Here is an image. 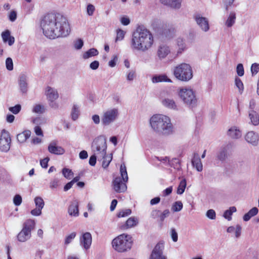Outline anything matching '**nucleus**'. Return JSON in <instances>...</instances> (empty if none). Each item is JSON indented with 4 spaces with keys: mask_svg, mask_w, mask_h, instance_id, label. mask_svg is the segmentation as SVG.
Returning a JSON list of instances; mask_svg holds the SVG:
<instances>
[{
    "mask_svg": "<svg viewBox=\"0 0 259 259\" xmlns=\"http://www.w3.org/2000/svg\"><path fill=\"white\" fill-rule=\"evenodd\" d=\"M251 71L252 75L257 74V73L259 71V64H252L251 67Z\"/></svg>",
    "mask_w": 259,
    "mask_h": 259,
    "instance_id": "57",
    "label": "nucleus"
},
{
    "mask_svg": "<svg viewBox=\"0 0 259 259\" xmlns=\"http://www.w3.org/2000/svg\"><path fill=\"white\" fill-rule=\"evenodd\" d=\"M103 159L102 161V166L103 168H106L109 165L110 162L112 160V157H107V156H104V157H102Z\"/></svg>",
    "mask_w": 259,
    "mask_h": 259,
    "instance_id": "51",
    "label": "nucleus"
},
{
    "mask_svg": "<svg viewBox=\"0 0 259 259\" xmlns=\"http://www.w3.org/2000/svg\"><path fill=\"white\" fill-rule=\"evenodd\" d=\"M236 208L235 206L230 207L229 209L226 210L224 212L223 216L228 221H230L232 219L231 215L232 213L236 212Z\"/></svg>",
    "mask_w": 259,
    "mask_h": 259,
    "instance_id": "36",
    "label": "nucleus"
},
{
    "mask_svg": "<svg viewBox=\"0 0 259 259\" xmlns=\"http://www.w3.org/2000/svg\"><path fill=\"white\" fill-rule=\"evenodd\" d=\"M106 141L103 136L98 137L94 139L92 144V150L98 157H104L106 154Z\"/></svg>",
    "mask_w": 259,
    "mask_h": 259,
    "instance_id": "10",
    "label": "nucleus"
},
{
    "mask_svg": "<svg viewBox=\"0 0 259 259\" xmlns=\"http://www.w3.org/2000/svg\"><path fill=\"white\" fill-rule=\"evenodd\" d=\"M152 82L153 83H157L159 82H172V80L169 78L166 75L161 74L153 76L152 78Z\"/></svg>",
    "mask_w": 259,
    "mask_h": 259,
    "instance_id": "32",
    "label": "nucleus"
},
{
    "mask_svg": "<svg viewBox=\"0 0 259 259\" xmlns=\"http://www.w3.org/2000/svg\"><path fill=\"white\" fill-rule=\"evenodd\" d=\"M163 249L162 243H157L152 250L149 259H167V257L163 253Z\"/></svg>",
    "mask_w": 259,
    "mask_h": 259,
    "instance_id": "13",
    "label": "nucleus"
},
{
    "mask_svg": "<svg viewBox=\"0 0 259 259\" xmlns=\"http://www.w3.org/2000/svg\"><path fill=\"white\" fill-rule=\"evenodd\" d=\"M113 121V109H109L105 111L101 119L103 126H108Z\"/></svg>",
    "mask_w": 259,
    "mask_h": 259,
    "instance_id": "18",
    "label": "nucleus"
},
{
    "mask_svg": "<svg viewBox=\"0 0 259 259\" xmlns=\"http://www.w3.org/2000/svg\"><path fill=\"white\" fill-rule=\"evenodd\" d=\"M60 186V180L58 178H54L51 180L49 187L52 190H56Z\"/></svg>",
    "mask_w": 259,
    "mask_h": 259,
    "instance_id": "37",
    "label": "nucleus"
},
{
    "mask_svg": "<svg viewBox=\"0 0 259 259\" xmlns=\"http://www.w3.org/2000/svg\"><path fill=\"white\" fill-rule=\"evenodd\" d=\"M231 143L223 146L217 154V159L222 162L225 161L228 157V151L231 148Z\"/></svg>",
    "mask_w": 259,
    "mask_h": 259,
    "instance_id": "17",
    "label": "nucleus"
},
{
    "mask_svg": "<svg viewBox=\"0 0 259 259\" xmlns=\"http://www.w3.org/2000/svg\"><path fill=\"white\" fill-rule=\"evenodd\" d=\"M95 7L92 4H89L87 6V14L89 16H92L95 11Z\"/></svg>",
    "mask_w": 259,
    "mask_h": 259,
    "instance_id": "59",
    "label": "nucleus"
},
{
    "mask_svg": "<svg viewBox=\"0 0 259 259\" xmlns=\"http://www.w3.org/2000/svg\"><path fill=\"white\" fill-rule=\"evenodd\" d=\"M97 156H98L97 155V154H95V153H94V155H92L90 157V159H89V164L91 166L95 165V164L96 163V161H97Z\"/></svg>",
    "mask_w": 259,
    "mask_h": 259,
    "instance_id": "62",
    "label": "nucleus"
},
{
    "mask_svg": "<svg viewBox=\"0 0 259 259\" xmlns=\"http://www.w3.org/2000/svg\"><path fill=\"white\" fill-rule=\"evenodd\" d=\"M31 135V132L29 130L24 131L17 135V139L19 143H23L28 139Z\"/></svg>",
    "mask_w": 259,
    "mask_h": 259,
    "instance_id": "31",
    "label": "nucleus"
},
{
    "mask_svg": "<svg viewBox=\"0 0 259 259\" xmlns=\"http://www.w3.org/2000/svg\"><path fill=\"white\" fill-rule=\"evenodd\" d=\"M166 93L163 92L160 94L161 102L165 107L174 110H178V106L174 100L170 97L166 96Z\"/></svg>",
    "mask_w": 259,
    "mask_h": 259,
    "instance_id": "12",
    "label": "nucleus"
},
{
    "mask_svg": "<svg viewBox=\"0 0 259 259\" xmlns=\"http://www.w3.org/2000/svg\"><path fill=\"white\" fill-rule=\"evenodd\" d=\"M172 73L177 79L182 81H188L193 76L191 66L186 63H182L175 66Z\"/></svg>",
    "mask_w": 259,
    "mask_h": 259,
    "instance_id": "5",
    "label": "nucleus"
},
{
    "mask_svg": "<svg viewBox=\"0 0 259 259\" xmlns=\"http://www.w3.org/2000/svg\"><path fill=\"white\" fill-rule=\"evenodd\" d=\"M83 41L81 38H78L74 41L73 47L76 50H80L83 46Z\"/></svg>",
    "mask_w": 259,
    "mask_h": 259,
    "instance_id": "45",
    "label": "nucleus"
},
{
    "mask_svg": "<svg viewBox=\"0 0 259 259\" xmlns=\"http://www.w3.org/2000/svg\"><path fill=\"white\" fill-rule=\"evenodd\" d=\"M248 116L252 124L256 126L259 124V115L256 111L250 110Z\"/></svg>",
    "mask_w": 259,
    "mask_h": 259,
    "instance_id": "29",
    "label": "nucleus"
},
{
    "mask_svg": "<svg viewBox=\"0 0 259 259\" xmlns=\"http://www.w3.org/2000/svg\"><path fill=\"white\" fill-rule=\"evenodd\" d=\"M139 223V220L137 217H132L129 218L125 222V224L121 225L120 227L122 230H126L136 226Z\"/></svg>",
    "mask_w": 259,
    "mask_h": 259,
    "instance_id": "24",
    "label": "nucleus"
},
{
    "mask_svg": "<svg viewBox=\"0 0 259 259\" xmlns=\"http://www.w3.org/2000/svg\"><path fill=\"white\" fill-rule=\"evenodd\" d=\"M2 37L4 42H8L10 46L13 45L15 42V38L11 35V32L9 30H6L2 33Z\"/></svg>",
    "mask_w": 259,
    "mask_h": 259,
    "instance_id": "26",
    "label": "nucleus"
},
{
    "mask_svg": "<svg viewBox=\"0 0 259 259\" xmlns=\"http://www.w3.org/2000/svg\"><path fill=\"white\" fill-rule=\"evenodd\" d=\"M41 209L36 207L35 208L32 209L30 213L32 215L39 216L41 214Z\"/></svg>",
    "mask_w": 259,
    "mask_h": 259,
    "instance_id": "64",
    "label": "nucleus"
},
{
    "mask_svg": "<svg viewBox=\"0 0 259 259\" xmlns=\"http://www.w3.org/2000/svg\"><path fill=\"white\" fill-rule=\"evenodd\" d=\"M126 31L121 29H118L116 30V37L115 38V41H121L124 38Z\"/></svg>",
    "mask_w": 259,
    "mask_h": 259,
    "instance_id": "41",
    "label": "nucleus"
},
{
    "mask_svg": "<svg viewBox=\"0 0 259 259\" xmlns=\"http://www.w3.org/2000/svg\"><path fill=\"white\" fill-rule=\"evenodd\" d=\"M164 5H167L172 8L179 9L181 7L182 0H160Z\"/></svg>",
    "mask_w": 259,
    "mask_h": 259,
    "instance_id": "28",
    "label": "nucleus"
},
{
    "mask_svg": "<svg viewBox=\"0 0 259 259\" xmlns=\"http://www.w3.org/2000/svg\"><path fill=\"white\" fill-rule=\"evenodd\" d=\"M120 177L114 179V191L117 192H123L126 190V183L128 181V176L126 166L122 163L120 166Z\"/></svg>",
    "mask_w": 259,
    "mask_h": 259,
    "instance_id": "9",
    "label": "nucleus"
},
{
    "mask_svg": "<svg viewBox=\"0 0 259 259\" xmlns=\"http://www.w3.org/2000/svg\"><path fill=\"white\" fill-rule=\"evenodd\" d=\"M120 22L123 25H128L131 22L130 18L127 16H122L120 18Z\"/></svg>",
    "mask_w": 259,
    "mask_h": 259,
    "instance_id": "54",
    "label": "nucleus"
},
{
    "mask_svg": "<svg viewBox=\"0 0 259 259\" xmlns=\"http://www.w3.org/2000/svg\"><path fill=\"white\" fill-rule=\"evenodd\" d=\"M48 150L50 153L55 155H63L65 150L61 146H58L57 141H51L48 145Z\"/></svg>",
    "mask_w": 259,
    "mask_h": 259,
    "instance_id": "15",
    "label": "nucleus"
},
{
    "mask_svg": "<svg viewBox=\"0 0 259 259\" xmlns=\"http://www.w3.org/2000/svg\"><path fill=\"white\" fill-rule=\"evenodd\" d=\"M22 202L21 196L19 194H16L13 198V203L15 206H19Z\"/></svg>",
    "mask_w": 259,
    "mask_h": 259,
    "instance_id": "50",
    "label": "nucleus"
},
{
    "mask_svg": "<svg viewBox=\"0 0 259 259\" xmlns=\"http://www.w3.org/2000/svg\"><path fill=\"white\" fill-rule=\"evenodd\" d=\"M98 51L95 48H92L84 52L82 55V57L84 59H89L90 57L98 55Z\"/></svg>",
    "mask_w": 259,
    "mask_h": 259,
    "instance_id": "33",
    "label": "nucleus"
},
{
    "mask_svg": "<svg viewBox=\"0 0 259 259\" xmlns=\"http://www.w3.org/2000/svg\"><path fill=\"white\" fill-rule=\"evenodd\" d=\"M236 71L237 73V74L239 76H242L244 75V68L243 66V65L242 64H238L237 68H236Z\"/></svg>",
    "mask_w": 259,
    "mask_h": 259,
    "instance_id": "58",
    "label": "nucleus"
},
{
    "mask_svg": "<svg viewBox=\"0 0 259 259\" xmlns=\"http://www.w3.org/2000/svg\"><path fill=\"white\" fill-rule=\"evenodd\" d=\"M80 245L85 250L90 249L92 242V237L89 232L83 233L79 239Z\"/></svg>",
    "mask_w": 259,
    "mask_h": 259,
    "instance_id": "14",
    "label": "nucleus"
},
{
    "mask_svg": "<svg viewBox=\"0 0 259 259\" xmlns=\"http://www.w3.org/2000/svg\"><path fill=\"white\" fill-rule=\"evenodd\" d=\"M45 111V106L41 104H36L32 108V112L37 114H42Z\"/></svg>",
    "mask_w": 259,
    "mask_h": 259,
    "instance_id": "38",
    "label": "nucleus"
},
{
    "mask_svg": "<svg viewBox=\"0 0 259 259\" xmlns=\"http://www.w3.org/2000/svg\"><path fill=\"white\" fill-rule=\"evenodd\" d=\"M186 187V181L185 179H183L180 183L178 187L177 193L178 194H182Z\"/></svg>",
    "mask_w": 259,
    "mask_h": 259,
    "instance_id": "39",
    "label": "nucleus"
},
{
    "mask_svg": "<svg viewBox=\"0 0 259 259\" xmlns=\"http://www.w3.org/2000/svg\"><path fill=\"white\" fill-rule=\"evenodd\" d=\"M49 160L50 158L49 157H46L43 159L40 160V164L41 166L45 168H47L48 166V163Z\"/></svg>",
    "mask_w": 259,
    "mask_h": 259,
    "instance_id": "61",
    "label": "nucleus"
},
{
    "mask_svg": "<svg viewBox=\"0 0 259 259\" xmlns=\"http://www.w3.org/2000/svg\"><path fill=\"white\" fill-rule=\"evenodd\" d=\"M170 235L174 242H177L178 241V233L174 228L171 229Z\"/></svg>",
    "mask_w": 259,
    "mask_h": 259,
    "instance_id": "60",
    "label": "nucleus"
},
{
    "mask_svg": "<svg viewBox=\"0 0 259 259\" xmlns=\"http://www.w3.org/2000/svg\"><path fill=\"white\" fill-rule=\"evenodd\" d=\"M195 21L202 30L206 32L209 30V26L207 18L198 15L195 17Z\"/></svg>",
    "mask_w": 259,
    "mask_h": 259,
    "instance_id": "22",
    "label": "nucleus"
},
{
    "mask_svg": "<svg viewBox=\"0 0 259 259\" xmlns=\"http://www.w3.org/2000/svg\"><path fill=\"white\" fill-rule=\"evenodd\" d=\"M245 139L247 142L252 145L256 146L259 141V135L253 131H250L245 135Z\"/></svg>",
    "mask_w": 259,
    "mask_h": 259,
    "instance_id": "21",
    "label": "nucleus"
},
{
    "mask_svg": "<svg viewBox=\"0 0 259 259\" xmlns=\"http://www.w3.org/2000/svg\"><path fill=\"white\" fill-rule=\"evenodd\" d=\"M33 122L37 126L44 124L46 122V120L42 117H37L33 119Z\"/></svg>",
    "mask_w": 259,
    "mask_h": 259,
    "instance_id": "52",
    "label": "nucleus"
},
{
    "mask_svg": "<svg viewBox=\"0 0 259 259\" xmlns=\"http://www.w3.org/2000/svg\"><path fill=\"white\" fill-rule=\"evenodd\" d=\"M62 174L64 177L68 180L71 179L73 175L72 170L67 168H64L62 169Z\"/></svg>",
    "mask_w": 259,
    "mask_h": 259,
    "instance_id": "46",
    "label": "nucleus"
},
{
    "mask_svg": "<svg viewBox=\"0 0 259 259\" xmlns=\"http://www.w3.org/2000/svg\"><path fill=\"white\" fill-rule=\"evenodd\" d=\"M79 114V108L76 105H74L71 111V118L72 120H75L78 118Z\"/></svg>",
    "mask_w": 259,
    "mask_h": 259,
    "instance_id": "42",
    "label": "nucleus"
},
{
    "mask_svg": "<svg viewBox=\"0 0 259 259\" xmlns=\"http://www.w3.org/2000/svg\"><path fill=\"white\" fill-rule=\"evenodd\" d=\"M9 19L12 21L14 22L17 19V13L15 11H12L9 15Z\"/></svg>",
    "mask_w": 259,
    "mask_h": 259,
    "instance_id": "63",
    "label": "nucleus"
},
{
    "mask_svg": "<svg viewBox=\"0 0 259 259\" xmlns=\"http://www.w3.org/2000/svg\"><path fill=\"white\" fill-rule=\"evenodd\" d=\"M132 213V210L130 209H125L120 210L117 213L118 218H123L130 215Z\"/></svg>",
    "mask_w": 259,
    "mask_h": 259,
    "instance_id": "44",
    "label": "nucleus"
},
{
    "mask_svg": "<svg viewBox=\"0 0 259 259\" xmlns=\"http://www.w3.org/2000/svg\"><path fill=\"white\" fill-rule=\"evenodd\" d=\"M115 249L123 252L130 250L133 245L132 237L127 234H122L114 238Z\"/></svg>",
    "mask_w": 259,
    "mask_h": 259,
    "instance_id": "6",
    "label": "nucleus"
},
{
    "mask_svg": "<svg viewBox=\"0 0 259 259\" xmlns=\"http://www.w3.org/2000/svg\"><path fill=\"white\" fill-rule=\"evenodd\" d=\"M27 76L25 74L21 73L19 75L18 77V84L20 91L24 94L27 92L28 89V82Z\"/></svg>",
    "mask_w": 259,
    "mask_h": 259,
    "instance_id": "20",
    "label": "nucleus"
},
{
    "mask_svg": "<svg viewBox=\"0 0 259 259\" xmlns=\"http://www.w3.org/2000/svg\"><path fill=\"white\" fill-rule=\"evenodd\" d=\"M158 160L161 161L163 163H166L168 165L170 166H173V162H176V163H178L179 162V160L177 158H174L171 160H169V158L168 157H156Z\"/></svg>",
    "mask_w": 259,
    "mask_h": 259,
    "instance_id": "34",
    "label": "nucleus"
},
{
    "mask_svg": "<svg viewBox=\"0 0 259 259\" xmlns=\"http://www.w3.org/2000/svg\"><path fill=\"white\" fill-rule=\"evenodd\" d=\"M206 217L211 220H214L216 218V213L213 209H209L206 213Z\"/></svg>",
    "mask_w": 259,
    "mask_h": 259,
    "instance_id": "56",
    "label": "nucleus"
},
{
    "mask_svg": "<svg viewBox=\"0 0 259 259\" xmlns=\"http://www.w3.org/2000/svg\"><path fill=\"white\" fill-rule=\"evenodd\" d=\"M152 26L162 38L169 39L175 36V28L167 22L157 19H154L152 22Z\"/></svg>",
    "mask_w": 259,
    "mask_h": 259,
    "instance_id": "4",
    "label": "nucleus"
},
{
    "mask_svg": "<svg viewBox=\"0 0 259 259\" xmlns=\"http://www.w3.org/2000/svg\"><path fill=\"white\" fill-rule=\"evenodd\" d=\"M235 85L238 88L239 91L240 93H242L243 91V84L241 80V79L239 78H236L235 79Z\"/></svg>",
    "mask_w": 259,
    "mask_h": 259,
    "instance_id": "53",
    "label": "nucleus"
},
{
    "mask_svg": "<svg viewBox=\"0 0 259 259\" xmlns=\"http://www.w3.org/2000/svg\"><path fill=\"white\" fill-rule=\"evenodd\" d=\"M21 109V106L20 104H17L13 107L9 108L10 111L14 114H17L20 112Z\"/></svg>",
    "mask_w": 259,
    "mask_h": 259,
    "instance_id": "48",
    "label": "nucleus"
},
{
    "mask_svg": "<svg viewBox=\"0 0 259 259\" xmlns=\"http://www.w3.org/2000/svg\"><path fill=\"white\" fill-rule=\"evenodd\" d=\"M40 27L44 34L50 39L66 37L71 31L67 18L60 14L45 15L40 22Z\"/></svg>",
    "mask_w": 259,
    "mask_h": 259,
    "instance_id": "1",
    "label": "nucleus"
},
{
    "mask_svg": "<svg viewBox=\"0 0 259 259\" xmlns=\"http://www.w3.org/2000/svg\"><path fill=\"white\" fill-rule=\"evenodd\" d=\"M153 131L159 135L168 136L174 133V128L170 118L162 114L153 115L149 120Z\"/></svg>",
    "mask_w": 259,
    "mask_h": 259,
    "instance_id": "3",
    "label": "nucleus"
},
{
    "mask_svg": "<svg viewBox=\"0 0 259 259\" xmlns=\"http://www.w3.org/2000/svg\"><path fill=\"white\" fill-rule=\"evenodd\" d=\"M182 208L183 203L180 201L175 202L171 207V209L174 212L180 211Z\"/></svg>",
    "mask_w": 259,
    "mask_h": 259,
    "instance_id": "43",
    "label": "nucleus"
},
{
    "mask_svg": "<svg viewBox=\"0 0 259 259\" xmlns=\"http://www.w3.org/2000/svg\"><path fill=\"white\" fill-rule=\"evenodd\" d=\"M192 165L195 167L198 171H201L203 169V165L199 155L197 153H194L191 160Z\"/></svg>",
    "mask_w": 259,
    "mask_h": 259,
    "instance_id": "25",
    "label": "nucleus"
},
{
    "mask_svg": "<svg viewBox=\"0 0 259 259\" xmlns=\"http://www.w3.org/2000/svg\"><path fill=\"white\" fill-rule=\"evenodd\" d=\"M35 222L31 219L27 220L23 224L21 231L18 234L17 238L20 242H25L31 237V231L34 229Z\"/></svg>",
    "mask_w": 259,
    "mask_h": 259,
    "instance_id": "8",
    "label": "nucleus"
},
{
    "mask_svg": "<svg viewBox=\"0 0 259 259\" xmlns=\"http://www.w3.org/2000/svg\"><path fill=\"white\" fill-rule=\"evenodd\" d=\"M46 94L47 99L52 103V104H50V106L52 107H55L56 104L54 103L53 102L57 99L59 97L57 91L54 88L48 87L46 91ZM56 106H55V107Z\"/></svg>",
    "mask_w": 259,
    "mask_h": 259,
    "instance_id": "19",
    "label": "nucleus"
},
{
    "mask_svg": "<svg viewBox=\"0 0 259 259\" xmlns=\"http://www.w3.org/2000/svg\"><path fill=\"white\" fill-rule=\"evenodd\" d=\"M34 203L36 207L39 208L40 209H42L45 205V202L43 199L39 196L36 197L34 198Z\"/></svg>",
    "mask_w": 259,
    "mask_h": 259,
    "instance_id": "40",
    "label": "nucleus"
},
{
    "mask_svg": "<svg viewBox=\"0 0 259 259\" xmlns=\"http://www.w3.org/2000/svg\"><path fill=\"white\" fill-rule=\"evenodd\" d=\"M176 44L178 48L177 55L182 54L186 49L185 40L183 38L179 37L176 39Z\"/></svg>",
    "mask_w": 259,
    "mask_h": 259,
    "instance_id": "30",
    "label": "nucleus"
},
{
    "mask_svg": "<svg viewBox=\"0 0 259 259\" xmlns=\"http://www.w3.org/2000/svg\"><path fill=\"white\" fill-rule=\"evenodd\" d=\"M76 234L75 232H72L69 235L66 237L65 239L64 244L65 245H68L70 243L72 240L75 238Z\"/></svg>",
    "mask_w": 259,
    "mask_h": 259,
    "instance_id": "47",
    "label": "nucleus"
},
{
    "mask_svg": "<svg viewBox=\"0 0 259 259\" xmlns=\"http://www.w3.org/2000/svg\"><path fill=\"white\" fill-rule=\"evenodd\" d=\"M153 44V36L147 29L139 26L133 32L130 42L133 51L146 52L152 48Z\"/></svg>",
    "mask_w": 259,
    "mask_h": 259,
    "instance_id": "2",
    "label": "nucleus"
},
{
    "mask_svg": "<svg viewBox=\"0 0 259 259\" xmlns=\"http://www.w3.org/2000/svg\"><path fill=\"white\" fill-rule=\"evenodd\" d=\"M227 135L232 139H238L241 137L242 133L239 129L233 126L228 131Z\"/></svg>",
    "mask_w": 259,
    "mask_h": 259,
    "instance_id": "27",
    "label": "nucleus"
},
{
    "mask_svg": "<svg viewBox=\"0 0 259 259\" xmlns=\"http://www.w3.org/2000/svg\"><path fill=\"white\" fill-rule=\"evenodd\" d=\"M170 211L168 209H165L163 212L160 211V213L159 217V221L163 222L164 219L169 216Z\"/></svg>",
    "mask_w": 259,
    "mask_h": 259,
    "instance_id": "49",
    "label": "nucleus"
},
{
    "mask_svg": "<svg viewBox=\"0 0 259 259\" xmlns=\"http://www.w3.org/2000/svg\"><path fill=\"white\" fill-rule=\"evenodd\" d=\"M235 20L236 14L235 12H231L226 22V25L229 27H231L235 23Z\"/></svg>",
    "mask_w": 259,
    "mask_h": 259,
    "instance_id": "35",
    "label": "nucleus"
},
{
    "mask_svg": "<svg viewBox=\"0 0 259 259\" xmlns=\"http://www.w3.org/2000/svg\"><path fill=\"white\" fill-rule=\"evenodd\" d=\"M6 66L7 69L11 71L13 69V60L11 58H7L6 60Z\"/></svg>",
    "mask_w": 259,
    "mask_h": 259,
    "instance_id": "55",
    "label": "nucleus"
},
{
    "mask_svg": "<svg viewBox=\"0 0 259 259\" xmlns=\"http://www.w3.org/2000/svg\"><path fill=\"white\" fill-rule=\"evenodd\" d=\"M68 212L72 217H77L79 215L78 202L77 200L74 199L71 201L68 206Z\"/></svg>",
    "mask_w": 259,
    "mask_h": 259,
    "instance_id": "23",
    "label": "nucleus"
},
{
    "mask_svg": "<svg viewBox=\"0 0 259 259\" xmlns=\"http://www.w3.org/2000/svg\"><path fill=\"white\" fill-rule=\"evenodd\" d=\"M179 96L184 104L190 107H193L196 105L197 99L195 92L191 89L183 88L180 90Z\"/></svg>",
    "mask_w": 259,
    "mask_h": 259,
    "instance_id": "7",
    "label": "nucleus"
},
{
    "mask_svg": "<svg viewBox=\"0 0 259 259\" xmlns=\"http://www.w3.org/2000/svg\"><path fill=\"white\" fill-rule=\"evenodd\" d=\"M11 141L9 133L3 130L0 138V150L3 152L8 151L10 148Z\"/></svg>",
    "mask_w": 259,
    "mask_h": 259,
    "instance_id": "11",
    "label": "nucleus"
},
{
    "mask_svg": "<svg viewBox=\"0 0 259 259\" xmlns=\"http://www.w3.org/2000/svg\"><path fill=\"white\" fill-rule=\"evenodd\" d=\"M171 52L170 47L164 44L158 46L157 50V56L160 60L165 59Z\"/></svg>",
    "mask_w": 259,
    "mask_h": 259,
    "instance_id": "16",
    "label": "nucleus"
}]
</instances>
